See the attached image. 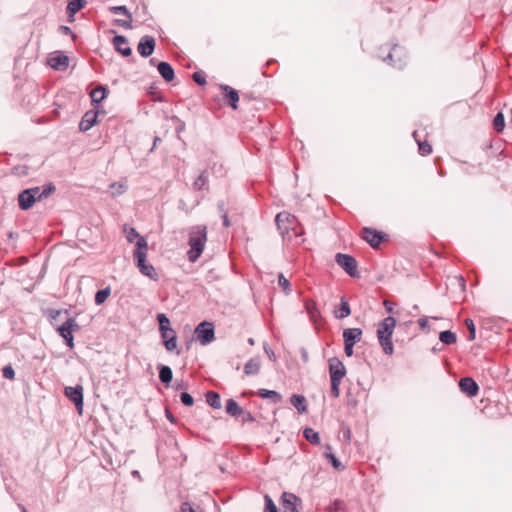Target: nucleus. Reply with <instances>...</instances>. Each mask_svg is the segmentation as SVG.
<instances>
[{"label":"nucleus","instance_id":"nucleus-58","mask_svg":"<svg viewBox=\"0 0 512 512\" xmlns=\"http://www.w3.org/2000/svg\"><path fill=\"white\" fill-rule=\"evenodd\" d=\"M59 30L66 35H73L71 28L68 26L61 25L59 27Z\"/></svg>","mask_w":512,"mask_h":512},{"label":"nucleus","instance_id":"nucleus-28","mask_svg":"<svg viewBox=\"0 0 512 512\" xmlns=\"http://www.w3.org/2000/svg\"><path fill=\"white\" fill-rule=\"evenodd\" d=\"M159 379L164 384H169L173 378L172 369L167 365H158Z\"/></svg>","mask_w":512,"mask_h":512},{"label":"nucleus","instance_id":"nucleus-35","mask_svg":"<svg viewBox=\"0 0 512 512\" xmlns=\"http://www.w3.org/2000/svg\"><path fill=\"white\" fill-rule=\"evenodd\" d=\"M413 137L415 139V141L417 142L418 144V147H419V153L422 155V156H426V155H429L431 152H432V147L429 143H427L426 141L424 142H421L418 138H417V131H414L413 132Z\"/></svg>","mask_w":512,"mask_h":512},{"label":"nucleus","instance_id":"nucleus-22","mask_svg":"<svg viewBox=\"0 0 512 512\" xmlns=\"http://www.w3.org/2000/svg\"><path fill=\"white\" fill-rule=\"evenodd\" d=\"M106 95L107 89L102 85L97 86L90 92L92 104L96 107L105 99Z\"/></svg>","mask_w":512,"mask_h":512},{"label":"nucleus","instance_id":"nucleus-10","mask_svg":"<svg viewBox=\"0 0 512 512\" xmlns=\"http://www.w3.org/2000/svg\"><path fill=\"white\" fill-rule=\"evenodd\" d=\"M64 394L74 403L78 413L81 414L83 410V387L81 385L65 387Z\"/></svg>","mask_w":512,"mask_h":512},{"label":"nucleus","instance_id":"nucleus-56","mask_svg":"<svg viewBox=\"0 0 512 512\" xmlns=\"http://www.w3.org/2000/svg\"><path fill=\"white\" fill-rule=\"evenodd\" d=\"M180 512H195L192 506L188 502H184L181 505Z\"/></svg>","mask_w":512,"mask_h":512},{"label":"nucleus","instance_id":"nucleus-62","mask_svg":"<svg viewBox=\"0 0 512 512\" xmlns=\"http://www.w3.org/2000/svg\"><path fill=\"white\" fill-rule=\"evenodd\" d=\"M185 129V124L182 121H179V125L176 127V132L180 133Z\"/></svg>","mask_w":512,"mask_h":512},{"label":"nucleus","instance_id":"nucleus-30","mask_svg":"<svg viewBox=\"0 0 512 512\" xmlns=\"http://www.w3.org/2000/svg\"><path fill=\"white\" fill-rule=\"evenodd\" d=\"M206 402L214 409H220L222 406L220 395L214 391L206 393Z\"/></svg>","mask_w":512,"mask_h":512},{"label":"nucleus","instance_id":"nucleus-18","mask_svg":"<svg viewBox=\"0 0 512 512\" xmlns=\"http://www.w3.org/2000/svg\"><path fill=\"white\" fill-rule=\"evenodd\" d=\"M86 4V0H68L66 11L70 23L75 21V14L84 8Z\"/></svg>","mask_w":512,"mask_h":512},{"label":"nucleus","instance_id":"nucleus-26","mask_svg":"<svg viewBox=\"0 0 512 512\" xmlns=\"http://www.w3.org/2000/svg\"><path fill=\"white\" fill-rule=\"evenodd\" d=\"M50 65L56 70H64L69 65V58L65 55H59L50 59Z\"/></svg>","mask_w":512,"mask_h":512},{"label":"nucleus","instance_id":"nucleus-11","mask_svg":"<svg viewBox=\"0 0 512 512\" xmlns=\"http://www.w3.org/2000/svg\"><path fill=\"white\" fill-rule=\"evenodd\" d=\"M281 500L283 512H301V499L298 498L295 494L284 492L282 494Z\"/></svg>","mask_w":512,"mask_h":512},{"label":"nucleus","instance_id":"nucleus-40","mask_svg":"<svg viewBox=\"0 0 512 512\" xmlns=\"http://www.w3.org/2000/svg\"><path fill=\"white\" fill-rule=\"evenodd\" d=\"M124 233L126 234L127 241L130 243L134 242L135 239L138 241L141 238L133 227L124 226Z\"/></svg>","mask_w":512,"mask_h":512},{"label":"nucleus","instance_id":"nucleus-32","mask_svg":"<svg viewBox=\"0 0 512 512\" xmlns=\"http://www.w3.org/2000/svg\"><path fill=\"white\" fill-rule=\"evenodd\" d=\"M439 340L445 345H452V344L456 343L457 337H456L455 333H453L449 330H445V331L440 332Z\"/></svg>","mask_w":512,"mask_h":512},{"label":"nucleus","instance_id":"nucleus-57","mask_svg":"<svg viewBox=\"0 0 512 512\" xmlns=\"http://www.w3.org/2000/svg\"><path fill=\"white\" fill-rule=\"evenodd\" d=\"M418 324L422 329H425L428 327V318L422 317L418 320Z\"/></svg>","mask_w":512,"mask_h":512},{"label":"nucleus","instance_id":"nucleus-12","mask_svg":"<svg viewBox=\"0 0 512 512\" xmlns=\"http://www.w3.org/2000/svg\"><path fill=\"white\" fill-rule=\"evenodd\" d=\"M385 234L372 228L362 229V238L372 247L377 248L384 240Z\"/></svg>","mask_w":512,"mask_h":512},{"label":"nucleus","instance_id":"nucleus-14","mask_svg":"<svg viewBox=\"0 0 512 512\" xmlns=\"http://www.w3.org/2000/svg\"><path fill=\"white\" fill-rule=\"evenodd\" d=\"M155 45V39L152 36L145 35L140 39L137 46V51L142 57L146 58L152 55L155 49Z\"/></svg>","mask_w":512,"mask_h":512},{"label":"nucleus","instance_id":"nucleus-9","mask_svg":"<svg viewBox=\"0 0 512 512\" xmlns=\"http://www.w3.org/2000/svg\"><path fill=\"white\" fill-rule=\"evenodd\" d=\"M38 187H32L21 191L18 195V204L21 210L30 209L36 201H39Z\"/></svg>","mask_w":512,"mask_h":512},{"label":"nucleus","instance_id":"nucleus-50","mask_svg":"<svg viewBox=\"0 0 512 512\" xmlns=\"http://www.w3.org/2000/svg\"><path fill=\"white\" fill-rule=\"evenodd\" d=\"M2 373L6 379L12 380L15 377V371L11 366H5L2 370Z\"/></svg>","mask_w":512,"mask_h":512},{"label":"nucleus","instance_id":"nucleus-25","mask_svg":"<svg viewBox=\"0 0 512 512\" xmlns=\"http://www.w3.org/2000/svg\"><path fill=\"white\" fill-rule=\"evenodd\" d=\"M290 402L299 413L307 411L306 399L303 395L293 394L290 398Z\"/></svg>","mask_w":512,"mask_h":512},{"label":"nucleus","instance_id":"nucleus-53","mask_svg":"<svg viewBox=\"0 0 512 512\" xmlns=\"http://www.w3.org/2000/svg\"><path fill=\"white\" fill-rule=\"evenodd\" d=\"M163 341H166L171 337V334H176L172 328H165L164 331H160Z\"/></svg>","mask_w":512,"mask_h":512},{"label":"nucleus","instance_id":"nucleus-44","mask_svg":"<svg viewBox=\"0 0 512 512\" xmlns=\"http://www.w3.org/2000/svg\"><path fill=\"white\" fill-rule=\"evenodd\" d=\"M110 189L112 190V195H121L126 191V186L122 183H112L110 185Z\"/></svg>","mask_w":512,"mask_h":512},{"label":"nucleus","instance_id":"nucleus-33","mask_svg":"<svg viewBox=\"0 0 512 512\" xmlns=\"http://www.w3.org/2000/svg\"><path fill=\"white\" fill-rule=\"evenodd\" d=\"M325 457L330 460L332 466L337 470H343L344 466L342 463L336 458V456L332 453V449L330 445L326 446V451L324 453Z\"/></svg>","mask_w":512,"mask_h":512},{"label":"nucleus","instance_id":"nucleus-42","mask_svg":"<svg viewBox=\"0 0 512 512\" xmlns=\"http://www.w3.org/2000/svg\"><path fill=\"white\" fill-rule=\"evenodd\" d=\"M465 325H466L467 329L469 330L468 340L469 341L474 340L476 337V328H475L473 320L470 318L465 319Z\"/></svg>","mask_w":512,"mask_h":512},{"label":"nucleus","instance_id":"nucleus-2","mask_svg":"<svg viewBox=\"0 0 512 512\" xmlns=\"http://www.w3.org/2000/svg\"><path fill=\"white\" fill-rule=\"evenodd\" d=\"M146 256H147V241L144 237L139 238V240L136 242V249L133 253L134 262L139 269V271L145 275L146 277L150 278L151 280L157 281L158 280V273L156 272L153 265L148 264L146 262Z\"/></svg>","mask_w":512,"mask_h":512},{"label":"nucleus","instance_id":"nucleus-37","mask_svg":"<svg viewBox=\"0 0 512 512\" xmlns=\"http://www.w3.org/2000/svg\"><path fill=\"white\" fill-rule=\"evenodd\" d=\"M493 127L497 132H501L505 127L504 115L499 112L493 119Z\"/></svg>","mask_w":512,"mask_h":512},{"label":"nucleus","instance_id":"nucleus-1","mask_svg":"<svg viewBox=\"0 0 512 512\" xmlns=\"http://www.w3.org/2000/svg\"><path fill=\"white\" fill-rule=\"evenodd\" d=\"M189 250L187 252L188 260L196 262L202 255L207 242V227L205 225H195L189 228Z\"/></svg>","mask_w":512,"mask_h":512},{"label":"nucleus","instance_id":"nucleus-4","mask_svg":"<svg viewBox=\"0 0 512 512\" xmlns=\"http://www.w3.org/2000/svg\"><path fill=\"white\" fill-rule=\"evenodd\" d=\"M275 222L282 236L289 234L290 231H293L295 235L299 234L297 231L299 222L297 218L289 212L282 211L278 213L275 217Z\"/></svg>","mask_w":512,"mask_h":512},{"label":"nucleus","instance_id":"nucleus-8","mask_svg":"<svg viewBox=\"0 0 512 512\" xmlns=\"http://www.w3.org/2000/svg\"><path fill=\"white\" fill-rule=\"evenodd\" d=\"M79 325L74 318H68L61 326L57 328V332L66 341L69 348L74 347L73 331L77 330Z\"/></svg>","mask_w":512,"mask_h":512},{"label":"nucleus","instance_id":"nucleus-38","mask_svg":"<svg viewBox=\"0 0 512 512\" xmlns=\"http://www.w3.org/2000/svg\"><path fill=\"white\" fill-rule=\"evenodd\" d=\"M278 284L283 289L286 295L291 293L290 282L282 273L278 274Z\"/></svg>","mask_w":512,"mask_h":512},{"label":"nucleus","instance_id":"nucleus-34","mask_svg":"<svg viewBox=\"0 0 512 512\" xmlns=\"http://www.w3.org/2000/svg\"><path fill=\"white\" fill-rule=\"evenodd\" d=\"M303 435L307 441L311 444L318 445L320 444V436L319 433L314 431L312 428H305L303 431Z\"/></svg>","mask_w":512,"mask_h":512},{"label":"nucleus","instance_id":"nucleus-47","mask_svg":"<svg viewBox=\"0 0 512 512\" xmlns=\"http://www.w3.org/2000/svg\"><path fill=\"white\" fill-rule=\"evenodd\" d=\"M192 78L198 85L203 86L206 84V77L202 71L194 72Z\"/></svg>","mask_w":512,"mask_h":512},{"label":"nucleus","instance_id":"nucleus-24","mask_svg":"<svg viewBox=\"0 0 512 512\" xmlns=\"http://www.w3.org/2000/svg\"><path fill=\"white\" fill-rule=\"evenodd\" d=\"M261 362L258 357L251 358L244 365V373L246 375H256L260 370Z\"/></svg>","mask_w":512,"mask_h":512},{"label":"nucleus","instance_id":"nucleus-59","mask_svg":"<svg viewBox=\"0 0 512 512\" xmlns=\"http://www.w3.org/2000/svg\"><path fill=\"white\" fill-rule=\"evenodd\" d=\"M165 414H166L167 419H168L171 423H173V424H174V423H176V419H175V417L172 415V413H171L168 409H166Z\"/></svg>","mask_w":512,"mask_h":512},{"label":"nucleus","instance_id":"nucleus-41","mask_svg":"<svg viewBox=\"0 0 512 512\" xmlns=\"http://www.w3.org/2000/svg\"><path fill=\"white\" fill-rule=\"evenodd\" d=\"M163 344L167 351H174L177 347V336L176 334H171V337L166 341H163Z\"/></svg>","mask_w":512,"mask_h":512},{"label":"nucleus","instance_id":"nucleus-51","mask_svg":"<svg viewBox=\"0 0 512 512\" xmlns=\"http://www.w3.org/2000/svg\"><path fill=\"white\" fill-rule=\"evenodd\" d=\"M115 23L119 26L124 27L125 29H131L132 28V16L130 15V18L127 20L117 19L115 20Z\"/></svg>","mask_w":512,"mask_h":512},{"label":"nucleus","instance_id":"nucleus-64","mask_svg":"<svg viewBox=\"0 0 512 512\" xmlns=\"http://www.w3.org/2000/svg\"><path fill=\"white\" fill-rule=\"evenodd\" d=\"M384 306L386 307L388 312H392V306L389 301H384Z\"/></svg>","mask_w":512,"mask_h":512},{"label":"nucleus","instance_id":"nucleus-21","mask_svg":"<svg viewBox=\"0 0 512 512\" xmlns=\"http://www.w3.org/2000/svg\"><path fill=\"white\" fill-rule=\"evenodd\" d=\"M157 69L165 81L171 82L174 79V77H175L174 69L168 62H164V61L159 62L157 64Z\"/></svg>","mask_w":512,"mask_h":512},{"label":"nucleus","instance_id":"nucleus-60","mask_svg":"<svg viewBox=\"0 0 512 512\" xmlns=\"http://www.w3.org/2000/svg\"><path fill=\"white\" fill-rule=\"evenodd\" d=\"M222 219H223V225L225 227H229L231 225V222H230V220L228 218L227 213L222 214Z\"/></svg>","mask_w":512,"mask_h":512},{"label":"nucleus","instance_id":"nucleus-36","mask_svg":"<svg viewBox=\"0 0 512 512\" xmlns=\"http://www.w3.org/2000/svg\"><path fill=\"white\" fill-rule=\"evenodd\" d=\"M110 294H111L110 287H106L104 289L98 290L95 294L96 305L103 304L106 301V299L110 296Z\"/></svg>","mask_w":512,"mask_h":512},{"label":"nucleus","instance_id":"nucleus-23","mask_svg":"<svg viewBox=\"0 0 512 512\" xmlns=\"http://www.w3.org/2000/svg\"><path fill=\"white\" fill-rule=\"evenodd\" d=\"M351 314L350 305L345 297H341L340 306L334 311V316L337 319H344Z\"/></svg>","mask_w":512,"mask_h":512},{"label":"nucleus","instance_id":"nucleus-7","mask_svg":"<svg viewBox=\"0 0 512 512\" xmlns=\"http://www.w3.org/2000/svg\"><path fill=\"white\" fill-rule=\"evenodd\" d=\"M336 263L350 276L358 277L357 261L348 254L337 253L335 256Z\"/></svg>","mask_w":512,"mask_h":512},{"label":"nucleus","instance_id":"nucleus-61","mask_svg":"<svg viewBox=\"0 0 512 512\" xmlns=\"http://www.w3.org/2000/svg\"><path fill=\"white\" fill-rule=\"evenodd\" d=\"M301 356H302V359L304 362H308L309 356H308V352L306 349H304V348L301 349Z\"/></svg>","mask_w":512,"mask_h":512},{"label":"nucleus","instance_id":"nucleus-16","mask_svg":"<svg viewBox=\"0 0 512 512\" xmlns=\"http://www.w3.org/2000/svg\"><path fill=\"white\" fill-rule=\"evenodd\" d=\"M98 114H99V112L97 110L87 111L83 115V117L79 123L80 131L86 132V131L90 130L97 123Z\"/></svg>","mask_w":512,"mask_h":512},{"label":"nucleus","instance_id":"nucleus-13","mask_svg":"<svg viewBox=\"0 0 512 512\" xmlns=\"http://www.w3.org/2000/svg\"><path fill=\"white\" fill-rule=\"evenodd\" d=\"M330 380L342 381L346 375V368L341 360L333 357L329 360Z\"/></svg>","mask_w":512,"mask_h":512},{"label":"nucleus","instance_id":"nucleus-15","mask_svg":"<svg viewBox=\"0 0 512 512\" xmlns=\"http://www.w3.org/2000/svg\"><path fill=\"white\" fill-rule=\"evenodd\" d=\"M220 89L225 92V102L234 110L238 108L239 93L229 85L221 84Z\"/></svg>","mask_w":512,"mask_h":512},{"label":"nucleus","instance_id":"nucleus-63","mask_svg":"<svg viewBox=\"0 0 512 512\" xmlns=\"http://www.w3.org/2000/svg\"><path fill=\"white\" fill-rule=\"evenodd\" d=\"M218 209H219V212H220L221 214L226 213V211H225V205H224V203H223V202H220V203L218 204Z\"/></svg>","mask_w":512,"mask_h":512},{"label":"nucleus","instance_id":"nucleus-3","mask_svg":"<svg viewBox=\"0 0 512 512\" xmlns=\"http://www.w3.org/2000/svg\"><path fill=\"white\" fill-rule=\"evenodd\" d=\"M396 326L395 318L388 316L384 318L379 324L377 328V337L380 346L383 351L387 355H392L394 352V347L391 341V337Z\"/></svg>","mask_w":512,"mask_h":512},{"label":"nucleus","instance_id":"nucleus-17","mask_svg":"<svg viewBox=\"0 0 512 512\" xmlns=\"http://www.w3.org/2000/svg\"><path fill=\"white\" fill-rule=\"evenodd\" d=\"M459 387L461 391L469 397L476 396L479 390L478 384L471 377L461 378L459 381Z\"/></svg>","mask_w":512,"mask_h":512},{"label":"nucleus","instance_id":"nucleus-54","mask_svg":"<svg viewBox=\"0 0 512 512\" xmlns=\"http://www.w3.org/2000/svg\"><path fill=\"white\" fill-rule=\"evenodd\" d=\"M264 351L265 353L267 354L268 358L271 360V361H276V355L274 353V351L269 348L268 346H264Z\"/></svg>","mask_w":512,"mask_h":512},{"label":"nucleus","instance_id":"nucleus-39","mask_svg":"<svg viewBox=\"0 0 512 512\" xmlns=\"http://www.w3.org/2000/svg\"><path fill=\"white\" fill-rule=\"evenodd\" d=\"M54 191L55 186L53 184H49L47 186H44L43 188L38 187V195H40L39 201L47 198Z\"/></svg>","mask_w":512,"mask_h":512},{"label":"nucleus","instance_id":"nucleus-5","mask_svg":"<svg viewBox=\"0 0 512 512\" xmlns=\"http://www.w3.org/2000/svg\"><path fill=\"white\" fill-rule=\"evenodd\" d=\"M382 59L394 68L402 69L407 62V53L402 46L395 44Z\"/></svg>","mask_w":512,"mask_h":512},{"label":"nucleus","instance_id":"nucleus-45","mask_svg":"<svg viewBox=\"0 0 512 512\" xmlns=\"http://www.w3.org/2000/svg\"><path fill=\"white\" fill-rule=\"evenodd\" d=\"M109 10L115 15L124 14L127 16V18H130L131 13L128 11L126 6H112L109 8Z\"/></svg>","mask_w":512,"mask_h":512},{"label":"nucleus","instance_id":"nucleus-29","mask_svg":"<svg viewBox=\"0 0 512 512\" xmlns=\"http://www.w3.org/2000/svg\"><path fill=\"white\" fill-rule=\"evenodd\" d=\"M226 412L233 417L240 416L243 413V409L238 405L234 399H228L226 401Z\"/></svg>","mask_w":512,"mask_h":512},{"label":"nucleus","instance_id":"nucleus-49","mask_svg":"<svg viewBox=\"0 0 512 512\" xmlns=\"http://www.w3.org/2000/svg\"><path fill=\"white\" fill-rule=\"evenodd\" d=\"M180 400L185 406H192L194 403L193 397L187 392L181 393Z\"/></svg>","mask_w":512,"mask_h":512},{"label":"nucleus","instance_id":"nucleus-46","mask_svg":"<svg viewBox=\"0 0 512 512\" xmlns=\"http://www.w3.org/2000/svg\"><path fill=\"white\" fill-rule=\"evenodd\" d=\"M264 512H278L276 505L274 504L273 500L268 495H265Z\"/></svg>","mask_w":512,"mask_h":512},{"label":"nucleus","instance_id":"nucleus-20","mask_svg":"<svg viewBox=\"0 0 512 512\" xmlns=\"http://www.w3.org/2000/svg\"><path fill=\"white\" fill-rule=\"evenodd\" d=\"M362 338V330L360 328H347L343 331L344 343L355 345Z\"/></svg>","mask_w":512,"mask_h":512},{"label":"nucleus","instance_id":"nucleus-6","mask_svg":"<svg viewBox=\"0 0 512 512\" xmlns=\"http://www.w3.org/2000/svg\"><path fill=\"white\" fill-rule=\"evenodd\" d=\"M195 334L201 345H207L211 343L215 338L213 323L207 321L199 323L195 329Z\"/></svg>","mask_w":512,"mask_h":512},{"label":"nucleus","instance_id":"nucleus-31","mask_svg":"<svg viewBox=\"0 0 512 512\" xmlns=\"http://www.w3.org/2000/svg\"><path fill=\"white\" fill-rule=\"evenodd\" d=\"M208 188V176L206 171L200 173V175L193 182L194 190H203Z\"/></svg>","mask_w":512,"mask_h":512},{"label":"nucleus","instance_id":"nucleus-55","mask_svg":"<svg viewBox=\"0 0 512 512\" xmlns=\"http://www.w3.org/2000/svg\"><path fill=\"white\" fill-rule=\"evenodd\" d=\"M353 347L354 345L350 343H344V352L348 357H351L353 355Z\"/></svg>","mask_w":512,"mask_h":512},{"label":"nucleus","instance_id":"nucleus-19","mask_svg":"<svg viewBox=\"0 0 512 512\" xmlns=\"http://www.w3.org/2000/svg\"><path fill=\"white\" fill-rule=\"evenodd\" d=\"M113 44H114L116 51H118L123 56L131 55L132 49L128 46L126 37H124L122 35H116L113 38Z\"/></svg>","mask_w":512,"mask_h":512},{"label":"nucleus","instance_id":"nucleus-27","mask_svg":"<svg viewBox=\"0 0 512 512\" xmlns=\"http://www.w3.org/2000/svg\"><path fill=\"white\" fill-rule=\"evenodd\" d=\"M258 395L264 399H270L272 403L277 404L282 400V396L274 390L259 389Z\"/></svg>","mask_w":512,"mask_h":512},{"label":"nucleus","instance_id":"nucleus-48","mask_svg":"<svg viewBox=\"0 0 512 512\" xmlns=\"http://www.w3.org/2000/svg\"><path fill=\"white\" fill-rule=\"evenodd\" d=\"M330 381H331V395L334 398H338L340 395L341 381H336V380H330Z\"/></svg>","mask_w":512,"mask_h":512},{"label":"nucleus","instance_id":"nucleus-52","mask_svg":"<svg viewBox=\"0 0 512 512\" xmlns=\"http://www.w3.org/2000/svg\"><path fill=\"white\" fill-rule=\"evenodd\" d=\"M240 416H242V421L243 422H254L255 421L254 416L249 411H244L243 410V413H241Z\"/></svg>","mask_w":512,"mask_h":512},{"label":"nucleus","instance_id":"nucleus-43","mask_svg":"<svg viewBox=\"0 0 512 512\" xmlns=\"http://www.w3.org/2000/svg\"><path fill=\"white\" fill-rule=\"evenodd\" d=\"M160 331H164L165 328H170V321L165 314L160 313L157 315Z\"/></svg>","mask_w":512,"mask_h":512}]
</instances>
